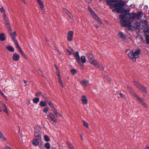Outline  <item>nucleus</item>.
<instances>
[{
	"mask_svg": "<svg viewBox=\"0 0 149 149\" xmlns=\"http://www.w3.org/2000/svg\"><path fill=\"white\" fill-rule=\"evenodd\" d=\"M127 15H129L130 17L129 19L130 21L132 20L131 22H132V20L136 19V14L135 13L127 14V11L125 10L121 13V15L119 16V18L121 19L120 23L122 26H127L129 29H132V26L130 22L127 21L126 19H124L126 18V16Z\"/></svg>",
	"mask_w": 149,
	"mask_h": 149,
	"instance_id": "obj_1",
	"label": "nucleus"
},
{
	"mask_svg": "<svg viewBox=\"0 0 149 149\" xmlns=\"http://www.w3.org/2000/svg\"><path fill=\"white\" fill-rule=\"evenodd\" d=\"M141 52V50L140 49H137L134 52L131 51L128 54V57L132 59L133 61H135L137 58L139 56Z\"/></svg>",
	"mask_w": 149,
	"mask_h": 149,
	"instance_id": "obj_2",
	"label": "nucleus"
},
{
	"mask_svg": "<svg viewBox=\"0 0 149 149\" xmlns=\"http://www.w3.org/2000/svg\"><path fill=\"white\" fill-rule=\"evenodd\" d=\"M41 129L38 125L36 126L34 129V135L35 137H38L39 139L41 138Z\"/></svg>",
	"mask_w": 149,
	"mask_h": 149,
	"instance_id": "obj_3",
	"label": "nucleus"
},
{
	"mask_svg": "<svg viewBox=\"0 0 149 149\" xmlns=\"http://www.w3.org/2000/svg\"><path fill=\"white\" fill-rule=\"evenodd\" d=\"M72 52H73V54L75 59L77 60V63L81 65V63L80 61L79 52H76L75 53H74V51L73 50H72Z\"/></svg>",
	"mask_w": 149,
	"mask_h": 149,
	"instance_id": "obj_4",
	"label": "nucleus"
},
{
	"mask_svg": "<svg viewBox=\"0 0 149 149\" xmlns=\"http://www.w3.org/2000/svg\"><path fill=\"white\" fill-rule=\"evenodd\" d=\"M47 117L49 118L51 120L54 122H57V120L54 115L52 113L49 112L48 115L47 116Z\"/></svg>",
	"mask_w": 149,
	"mask_h": 149,
	"instance_id": "obj_5",
	"label": "nucleus"
},
{
	"mask_svg": "<svg viewBox=\"0 0 149 149\" xmlns=\"http://www.w3.org/2000/svg\"><path fill=\"white\" fill-rule=\"evenodd\" d=\"M36 139H33L32 141V144L35 146H37L38 145L40 142H41V138L38 139V137H35Z\"/></svg>",
	"mask_w": 149,
	"mask_h": 149,
	"instance_id": "obj_6",
	"label": "nucleus"
},
{
	"mask_svg": "<svg viewBox=\"0 0 149 149\" xmlns=\"http://www.w3.org/2000/svg\"><path fill=\"white\" fill-rule=\"evenodd\" d=\"M73 32L72 31H70L67 34V39L69 41H71L73 39Z\"/></svg>",
	"mask_w": 149,
	"mask_h": 149,
	"instance_id": "obj_7",
	"label": "nucleus"
},
{
	"mask_svg": "<svg viewBox=\"0 0 149 149\" xmlns=\"http://www.w3.org/2000/svg\"><path fill=\"white\" fill-rule=\"evenodd\" d=\"M0 106H1V108L2 109L3 111L8 113V112L6 106L2 101L0 102Z\"/></svg>",
	"mask_w": 149,
	"mask_h": 149,
	"instance_id": "obj_8",
	"label": "nucleus"
},
{
	"mask_svg": "<svg viewBox=\"0 0 149 149\" xmlns=\"http://www.w3.org/2000/svg\"><path fill=\"white\" fill-rule=\"evenodd\" d=\"M36 1L39 3L42 10L45 12V9L44 7V5L43 4L42 1L41 0H36Z\"/></svg>",
	"mask_w": 149,
	"mask_h": 149,
	"instance_id": "obj_9",
	"label": "nucleus"
},
{
	"mask_svg": "<svg viewBox=\"0 0 149 149\" xmlns=\"http://www.w3.org/2000/svg\"><path fill=\"white\" fill-rule=\"evenodd\" d=\"M20 58L19 55L16 53H15L13 56V59L15 61H17Z\"/></svg>",
	"mask_w": 149,
	"mask_h": 149,
	"instance_id": "obj_10",
	"label": "nucleus"
},
{
	"mask_svg": "<svg viewBox=\"0 0 149 149\" xmlns=\"http://www.w3.org/2000/svg\"><path fill=\"white\" fill-rule=\"evenodd\" d=\"M81 84L83 86H87L89 85V81L87 80H83L80 81Z\"/></svg>",
	"mask_w": 149,
	"mask_h": 149,
	"instance_id": "obj_11",
	"label": "nucleus"
},
{
	"mask_svg": "<svg viewBox=\"0 0 149 149\" xmlns=\"http://www.w3.org/2000/svg\"><path fill=\"white\" fill-rule=\"evenodd\" d=\"M118 36L119 38L122 39H125L126 38V36L124 33L122 31L119 32L118 34Z\"/></svg>",
	"mask_w": 149,
	"mask_h": 149,
	"instance_id": "obj_12",
	"label": "nucleus"
},
{
	"mask_svg": "<svg viewBox=\"0 0 149 149\" xmlns=\"http://www.w3.org/2000/svg\"><path fill=\"white\" fill-rule=\"evenodd\" d=\"M81 102L82 103L84 104H86L88 102V100L86 97L85 95L82 96L81 98Z\"/></svg>",
	"mask_w": 149,
	"mask_h": 149,
	"instance_id": "obj_13",
	"label": "nucleus"
},
{
	"mask_svg": "<svg viewBox=\"0 0 149 149\" xmlns=\"http://www.w3.org/2000/svg\"><path fill=\"white\" fill-rule=\"evenodd\" d=\"M124 3L123 2L113 4V6L114 7L119 8L121 6H124Z\"/></svg>",
	"mask_w": 149,
	"mask_h": 149,
	"instance_id": "obj_14",
	"label": "nucleus"
},
{
	"mask_svg": "<svg viewBox=\"0 0 149 149\" xmlns=\"http://www.w3.org/2000/svg\"><path fill=\"white\" fill-rule=\"evenodd\" d=\"M86 56L89 60V61L94 59L93 54L91 53H88L86 54Z\"/></svg>",
	"mask_w": 149,
	"mask_h": 149,
	"instance_id": "obj_15",
	"label": "nucleus"
},
{
	"mask_svg": "<svg viewBox=\"0 0 149 149\" xmlns=\"http://www.w3.org/2000/svg\"><path fill=\"white\" fill-rule=\"evenodd\" d=\"M52 111L53 112L54 114L56 116V117H61L62 116V115L61 114L58 113V112L56 111L55 108L53 109H52Z\"/></svg>",
	"mask_w": 149,
	"mask_h": 149,
	"instance_id": "obj_16",
	"label": "nucleus"
},
{
	"mask_svg": "<svg viewBox=\"0 0 149 149\" xmlns=\"http://www.w3.org/2000/svg\"><path fill=\"white\" fill-rule=\"evenodd\" d=\"M141 25L140 23L136 22H135L133 24V27L135 29H139L140 26Z\"/></svg>",
	"mask_w": 149,
	"mask_h": 149,
	"instance_id": "obj_17",
	"label": "nucleus"
},
{
	"mask_svg": "<svg viewBox=\"0 0 149 149\" xmlns=\"http://www.w3.org/2000/svg\"><path fill=\"white\" fill-rule=\"evenodd\" d=\"M143 15V14L141 12H139L136 14V17L137 19L139 20L141 19Z\"/></svg>",
	"mask_w": 149,
	"mask_h": 149,
	"instance_id": "obj_18",
	"label": "nucleus"
},
{
	"mask_svg": "<svg viewBox=\"0 0 149 149\" xmlns=\"http://www.w3.org/2000/svg\"><path fill=\"white\" fill-rule=\"evenodd\" d=\"M58 78L59 83L60 85L62 88H64L65 87V86L64 85L63 83L62 82V81L61 80V76H59L58 77Z\"/></svg>",
	"mask_w": 149,
	"mask_h": 149,
	"instance_id": "obj_19",
	"label": "nucleus"
},
{
	"mask_svg": "<svg viewBox=\"0 0 149 149\" xmlns=\"http://www.w3.org/2000/svg\"><path fill=\"white\" fill-rule=\"evenodd\" d=\"M90 63L92 65L96 66L97 65V61L94 58L93 59H92L91 60L89 61Z\"/></svg>",
	"mask_w": 149,
	"mask_h": 149,
	"instance_id": "obj_20",
	"label": "nucleus"
},
{
	"mask_svg": "<svg viewBox=\"0 0 149 149\" xmlns=\"http://www.w3.org/2000/svg\"><path fill=\"white\" fill-rule=\"evenodd\" d=\"M6 40V37L4 33H2L0 34V40L4 41Z\"/></svg>",
	"mask_w": 149,
	"mask_h": 149,
	"instance_id": "obj_21",
	"label": "nucleus"
},
{
	"mask_svg": "<svg viewBox=\"0 0 149 149\" xmlns=\"http://www.w3.org/2000/svg\"><path fill=\"white\" fill-rule=\"evenodd\" d=\"M6 48L10 52H13L14 51V48L11 46H7Z\"/></svg>",
	"mask_w": 149,
	"mask_h": 149,
	"instance_id": "obj_22",
	"label": "nucleus"
},
{
	"mask_svg": "<svg viewBox=\"0 0 149 149\" xmlns=\"http://www.w3.org/2000/svg\"><path fill=\"white\" fill-rule=\"evenodd\" d=\"M39 105L42 107H44L47 105L46 102L43 101H41L40 102Z\"/></svg>",
	"mask_w": 149,
	"mask_h": 149,
	"instance_id": "obj_23",
	"label": "nucleus"
},
{
	"mask_svg": "<svg viewBox=\"0 0 149 149\" xmlns=\"http://www.w3.org/2000/svg\"><path fill=\"white\" fill-rule=\"evenodd\" d=\"M81 63H84L86 62V59L85 57L84 56H81Z\"/></svg>",
	"mask_w": 149,
	"mask_h": 149,
	"instance_id": "obj_24",
	"label": "nucleus"
},
{
	"mask_svg": "<svg viewBox=\"0 0 149 149\" xmlns=\"http://www.w3.org/2000/svg\"><path fill=\"white\" fill-rule=\"evenodd\" d=\"M47 103L51 108L52 110V109H53L55 108L54 107L53 104L49 100H47Z\"/></svg>",
	"mask_w": 149,
	"mask_h": 149,
	"instance_id": "obj_25",
	"label": "nucleus"
},
{
	"mask_svg": "<svg viewBox=\"0 0 149 149\" xmlns=\"http://www.w3.org/2000/svg\"><path fill=\"white\" fill-rule=\"evenodd\" d=\"M134 96L136 97V99L139 101L141 103L143 102V99L141 98L140 97H138L136 94H134Z\"/></svg>",
	"mask_w": 149,
	"mask_h": 149,
	"instance_id": "obj_26",
	"label": "nucleus"
},
{
	"mask_svg": "<svg viewBox=\"0 0 149 149\" xmlns=\"http://www.w3.org/2000/svg\"><path fill=\"white\" fill-rule=\"evenodd\" d=\"M39 98L38 97H36L34 98L33 99V102L34 103H37L39 102Z\"/></svg>",
	"mask_w": 149,
	"mask_h": 149,
	"instance_id": "obj_27",
	"label": "nucleus"
},
{
	"mask_svg": "<svg viewBox=\"0 0 149 149\" xmlns=\"http://www.w3.org/2000/svg\"><path fill=\"white\" fill-rule=\"evenodd\" d=\"M12 39H14L15 38V37L16 36V34L15 32H14L10 35Z\"/></svg>",
	"mask_w": 149,
	"mask_h": 149,
	"instance_id": "obj_28",
	"label": "nucleus"
},
{
	"mask_svg": "<svg viewBox=\"0 0 149 149\" xmlns=\"http://www.w3.org/2000/svg\"><path fill=\"white\" fill-rule=\"evenodd\" d=\"M63 10L64 11H65L67 14H68V15L70 17V18L71 19H72L73 18L72 17H71V14L65 8H63Z\"/></svg>",
	"mask_w": 149,
	"mask_h": 149,
	"instance_id": "obj_29",
	"label": "nucleus"
},
{
	"mask_svg": "<svg viewBox=\"0 0 149 149\" xmlns=\"http://www.w3.org/2000/svg\"><path fill=\"white\" fill-rule=\"evenodd\" d=\"M0 138L2 140L6 141V139L4 137L1 131L0 130Z\"/></svg>",
	"mask_w": 149,
	"mask_h": 149,
	"instance_id": "obj_30",
	"label": "nucleus"
},
{
	"mask_svg": "<svg viewBox=\"0 0 149 149\" xmlns=\"http://www.w3.org/2000/svg\"><path fill=\"white\" fill-rule=\"evenodd\" d=\"M45 146L47 149H49L50 147V144L49 143L47 142L45 143Z\"/></svg>",
	"mask_w": 149,
	"mask_h": 149,
	"instance_id": "obj_31",
	"label": "nucleus"
},
{
	"mask_svg": "<svg viewBox=\"0 0 149 149\" xmlns=\"http://www.w3.org/2000/svg\"><path fill=\"white\" fill-rule=\"evenodd\" d=\"M107 4L110 5V6H113V4L112 3L113 2L111 0H108L107 1Z\"/></svg>",
	"mask_w": 149,
	"mask_h": 149,
	"instance_id": "obj_32",
	"label": "nucleus"
},
{
	"mask_svg": "<svg viewBox=\"0 0 149 149\" xmlns=\"http://www.w3.org/2000/svg\"><path fill=\"white\" fill-rule=\"evenodd\" d=\"M134 83L135 85L138 88H140L141 87V85L138 82L136 81H134Z\"/></svg>",
	"mask_w": 149,
	"mask_h": 149,
	"instance_id": "obj_33",
	"label": "nucleus"
},
{
	"mask_svg": "<svg viewBox=\"0 0 149 149\" xmlns=\"http://www.w3.org/2000/svg\"><path fill=\"white\" fill-rule=\"evenodd\" d=\"M44 139L45 141L47 142L49 141H50V139L49 137L46 135L44 136Z\"/></svg>",
	"mask_w": 149,
	"mask_h": 149,
	"instance_id": "obj_34",
	"label": "nucleus"
},
{
	"mask_svg": "<svg viewBox=\"0 0 149 149\" xmlns=\"http://www.w3.org/2000/svg\"><path fill=\"white\" fill-rule=\"evenodd\" d=\"M146 87H145L144 86H141V87L140 88H139V89H140L141 91L143 92H145L146 91Z\"/></svg>",
	"mask_w": 149,
	"mask_h": 149,
	"instance_id": "obj_35",
	"label": "nucleus"
},
{
	"mask_svg": "<svg viewBox=\"0 0 149 149\" xmlns=\"http://www.w3.org/2000/svg\"><path fill=\"white\" fill-rule=\"evenodd\" d=\"M146 41L147 44H149V36L147 35L146 37Z\"/></svg>",
	"mask_w": 149,
	"mask_h": 149,
	"instance_id": "obj_36",
	"label": "nucleus"
},
{
	"mask_svg": "<svg viewBox=\"0 0 149 149\" xmlns=\"http://www.w3.org/2000/svg\"><path fill=\"white\" fill-rule=\"evenodd\" d=\"M97 67L99 68L101 70H104V68L102 65L99 64L97 65Z\"/></svg>",
	"mask_w": 149,
	"mask_h": 149,
	"instance_id": "obj_37",
	"label": "nucleus"
},
{
	"mask_svg": "<svg viewBox=\"0 0 149 149\" xmlns=\"http://www.w3.org/2000/svg\"><path fill=\"white\" fill-rule=\"evenodd\" d=\"M83 125L84 126L88 128V124L85 121L83 120Z\"/></svg>",
	"mask_w": 149,
	"mask_h": 149,
	"instance_id": "obj_38",
	"label": "nucleus"
},
{
	"mask_svg": "<svg viewBox=\"0 0 149 149\" xmlns=\"http://www.w3.org/2000/svg\"><path fill=\"white\" fill-rule=\"evenodd\" d=\"M42 95V93L41 92H39L36 93L35 94V95L36 96L39 97L41 95Z\"/></svg>",
	"mask_w": 149,
	"mask_h": 149,
	"instance_id": "obj_39",
	"label": "nucleus"
},
{
	"mask_svg": "<svg viewBox=\"0 0 149 149\" xmlns=\"http://www.w3.org/2000/svg\"><path fill=\"white\" fill-rule=\"evenodd\" d=\"M71 72L72 74H74L77 72V71L75 69H72L71 70Z\"/></svg>",
	"mask_w": 149,
	"mask_h": 149,
	"instance_id": "obj_40",
	"label": "nucleus"
},
{
	"mask_svg": "<svg viewBox=\"0 0 149 149\" xmlns=\"http://www.w3.org/2000/svg\"><path fill=\"white\" fill-rule=\"evenodd\" d=\"M0 11L1 13H5V9L3 7H2L0 9Z\"/></svg>",
	"mask_w": 149,
	"mask_h": 149,
	"instance_id": "obj_41",
	"label": "nucleus"
},
{
	"mask_svg": "<svg viewBox=\"0 0 149 149\" xmlns=\"http://www.w3.org/2000/svg\"><path fill=\"white\" fill-rule=\"evenodd\" d=\"M48 111V108L46 107L44 108L43 109V111L46 113H47Z\"/></svg>",
	"mask_w": 149,
	"mask_h": 149,
	"instance_id": "obj_42",
	"label": "nucleus"
},
{
	"mask_svg": "<svg viewBox=\"0 0 149 149\" xmlns=\"http://www.w3.org/2000/svg\"><path fill=\"white\" fill-rule=\"evenodd\" d=\"M142 23L145 24V25H147L148 24V21L146 20H142L141 22Z\"/></svg>",
	"mask_w": 149,
	"mask_h": 149,
	"instance_id": "obj_43",
	"label": "nucleus"
},
{
	"mask_svg": "<svg viewBox=\"0 0 149 149\" xmlns=\"http://www.w3.org/2000/svg\"><path fill=\"white\" fill-rule=\"evenodd\" d=\"M20 52L21 54L24 57H25L26 55L24 53V52H23V51L21 49L20 51H19Z\"/></svg>",
	"mask_w": 149,
	"mask_h": 149,
	"instance_id": "obj_44",
	"label": "nucleus"
},
{
	"mask_svg": "<svg viewBox=\"0 0 149 149\" xmlns=\"http://www.w3.org/2000/svg\"><path fill=\"white\" fill-rule=\"evenodd\" d=\"M141 104H142V105H143V106L145 108H147V105L143 102H142V103H141Z\"/></svg>",
	"mask_w": 149,
	"mask_h": 149,
	"instance_id": "obj_45",
	"label": "nucleus"
},
{
	"mask_svg": "<svg viewBox=\"0 0 149 149\" xmlns=\"http://www.w3.org/2000/svg\"><path fill=\"white\" fill-rule=\"evenodd\" d=\"M91 15L93 16V17L95 15V13L93 10H91V11H90Z\"/></svg>",
	"mask_w": 149,
	"mask_h": 149,
	"instance_id": "obj_46",
	"label": "nucleus"
},
{
	"mask_svg": "<svg viewBox=\"0 0 149 149\" xmlns=\"http://www.w3.org/2000/svg\"><path fill=\"white\" fill-rule=\"evenodd\" d=\"M104 78L107 80H108L109 81H110V79H109V78L107 76H104Z\"/></svg>",
	"mask_w": 149,
	"mask_h": 149,
	"instance_id": "obj_47",
	"label": "nucleus"
},
{
	"mask_svg": "<svg viewBox=\"0 0 149 149\" xmlns=\"http://www.w3.org/2000/svg\"><path fill=\"white\" fill-rule=\"evenodd\" d=\"M119 95H120V97L123 98L125 97V95L121 93H119Z\"/></svg>",
	"mask_w": 149,
	"mask_h": 149,
	"instance_id": "obj_48",
	"label": "nucleus"
},
{
	"mask_svg": "<svg viewBox=\"0 0 149 149\" xmlns=\"http://www.w3.org/2000/svg\"><path fill=\"white\" fill-rule=\"evenodd\" d=\"M39 146L40 147V149H44V147L43 145L40 144V145Z\"/></svg>",
	"mask_w": 149,
	"mask_h": 149,
	"instance_id": "obj_49",
	"label": "nucleus"
},
{
	"mask_svg": "<svg viewBox=\"0 0 149 149\" xmlns=\"http://www.w3.org/2000/svg\"><path fill=\"white\" fill-rule=\"evenodd\" d=\"M56 74L58 76V77L60 76L59 70H58V71L56 70Z\"/></svg>",
	"mask_w": 149,
	"mask_h": 149,
	"instance_id": "obj_50",
	"label": "nucleus"
},
{
	"mask_svg": "<svg viewBox=\"0 0 149 149\" xmlns=\"http://www.w3.org/2000/svg\"><path fill=\"white\" fill-rule=\"evenodd\" d=\"M13 40L14 42L16 45L18 44L17 41V40L15 39H13Z\"/></svg>",
	"mask_w": 149,
	"mask_h": 149,
	"instance_id": "obj_51",
	"label": "nucleus"
},
{
	"mask_svg": "<svg viewBox=\"0 0 149 149\" xmlns=\"http://www.w3.org/2000/svg\"><path fill=\"white\" fill-rule=\"evenodd\" d=\"M8 28L9 29L8 32L10 34V35L13 33L12 32V30L10 28V27H9Z\"/></svg>",
	"mask_w": 149,
	"mask_h": 149,
	"instance_id": "obj_52",
	"label": "nucleus"
},
{
	"mask_svg": "<svg viewBox=\"0 0 149 149\" xmlns=\"http://www.w3.org/2000/svg\"><path fill=\"white\" fill-rule=\"evenodd\" d=\"M117 12L118 13H120L121 12V9L120 8H118L117 10Z\"/></svg>",
	"mask_w": 149,
	"mask_h": 149,
	"instance_id": "obj_53",
	"label": "nucleus"
},
{
	"mask_svg": "<svg viewBox=\"0 0 149 149\" xmlns=\"http://www.w3.org/2000/svg\"><path fill=\"white\" fill-rule=\"evenodd\" d=\"M16 45L19 51H20V50H21V48H20V47L19 46V45L18 44Z\"/></svg>",
	"mask_w": 149,
	"mask_h": 149,
	"instance_id": "obj_54",
	"label": "nucleus"
},
{
	"mask_svg": "<svg viewBox=\"0 0 149 149\" xmlns=\"http://www.w3.org/2000/svg\"><path fill=\"white\" fill-rule=\"evenodd\" d=\"M11 148L8 146H6L3 149H11Z\"/></svg>",
	"mask_w": 149,
	"mask_h": 149,
	"instance_id": "obj_55",
	"label": "nucleus"
},
{
	"mask_svg": "<svg viewBox=\"0 0 149 149\" xmlns=\"http://www.w3.org/2000/svg\"><path fill=\"white\" fill-rule=\"evenodd\" d=\"M3 17L4 19L5 20H6V15L5 13H3Z\"/></svg>",
	"mask_w": 149,
	"mask_h": 149,
	"instance_id": "obj_56",
	"label": "nucleus"
},
{
	"mask_svg": "<svg viewBox=\"0 0 149 149\" xmlns=\"http://www.w3.org/2000/svg\"><path fill=\"white\" fill-rule=\"evenodd\" d=\"M67 51L69 53L70 55H71L72 54H73V52H72H72H71L67 49Z\"/></svg>",
	"mask_w": 149,
	"mask_h": 149,
	"instance_id": "obj_57",
	"label": "nucleus"
},
{
	"mask_svg": "<svg viewBox=\"0 0 149 149\" xmlns=\"http://www.w3.org/2000/svg\"><path fill=\"white\" fill-rule=\"evenodd\" d=\"M96 20L100 24H101L102 23V22L100 20L99 18H98V19H96Z\"/></svg>",
	"mask_w": 149,
	"mask_h": 149,
	"instance_id": "obj_58",
	"label": "nucleus"
},
{
	"mask_svg": "<svg viewBox=\"0 0 149 149\" xmlns=\"http://www.w3.org/2000/svg\"><path fill=\"white\" fill-rule=\"evenodd\" d=\"M69 148L70 149H74L73 147V146H72L70 145H69Z\"/></svg>",
	"mask_w": 149,
	"mask_h": 149,
	"instance_id": "obj_59",
	"label": "nucleus"
},
{
	"mask_svg": "<svg viewBox=\"0 0 149 149\" xmlns=\"http://www.w3.org/2000/svg\"><path fill=\"white\" fill-rule=\"evenodd\" d=\"M121 0H111L112 1L114 2H117L118 1H120Z\"/></svg>",
	"mask_w": 149,
	"mask_h": 149,
	"instance_id": "obj_60",
	"label": "nucleus"
},
{
	"mask_svg": "<svg viewBox=\"0 0 149 149\" xmlns=\"http://www.w3.org/2000/svg\"><path fill=\"white\" fill-rule=\"evenodd\" d=\"M93 17L96 19V20L97 19H98V18H99L95 15H95H94Z\"/></svg>",
	"mask_w": 149,
	"mask_h": 149,
	"instance_id": "obj_61",
	"label": "nucleus"
},
{
	"mask_svg": "<svg viewBox=\"0 0 149 149\" xmlns=\"http://www.w3.org/2000/svg\"><path fill=\"white\" fill-rule=\"evenodd\" d=\"M24 83L25 84V85L24 86H26V83H27V81L26 80H24Z\"/></svg>",
	"mask_w": 149,
	"mask_h": 149,
	"instance_id": "obj_62",
	"label": "nucleus"
},
{
	"mask_svg": "<svg viewBox=\"0 0 149 149\" xmlns=\"http://www.w3.org/2000/svg\"><path fill=\"white\" fill-rule=\"evenodd\" d=\"M54 66H55V68L56 69V70H58V67L55 65H54Z\"/></svg>",
	"mask_w": 149,
	"mask_h": 149,
	"instance_id": "obj_63",
	"label": "nucleus"
},
{
	"mask_svg": "<svg viewBox=\"0 0 149 149\" xmlns=\"http://www.w3.org/2000/svg\"><path fill=\"white\" fill-rule=\"evenodd\" d=\"M54 66H55V68L56 69V70H58V67L55 65H54Z\"/></svg>",
	"mask_w": 149,
	"mask_h": 149,
	"instance_id": "obj_64",
	"label": "nucleus"
}]
</instances>
